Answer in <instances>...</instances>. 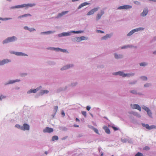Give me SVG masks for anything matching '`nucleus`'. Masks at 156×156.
<instances>
[{"label": "nucleus", "mask_w": 156, "mask_h": 156, "mask_svg": "<svg viewBox=\"0 0 156 156\" xmlns=\"http://www.w3.org/2000/svg\"><path fill=\"white\" fill-rule=\"evenodd\" d=\"M16 40V37L15 36L9 37L4 40L3 42V44L13 42Z\"/></svg>", "instance_id": "nucleus-1"}, {"label": "nucleus", "mask_w": 156, "mask_h": 156, "mask_svg": "<svg viewBox=\"0 0 156 156\" xmlns=\"http://www.w3.org/2000/svg\"><path fill=\"white\" fill-rule=\"evenodd\" d=\"M35 5L34 4H23L21 5H18L16 6L12 7V8H23L26 7H31Z\"/></svg>", "instance_id": "nucleus-2"}, {"label": "nucleus", "mask_w": 156, "mask_h": 156, "mask_svg": "<svg viewBox=\"0 0 156 156\" xmlns=\"http://www.w3.org/2000/svg\"><path fill=\"white\" fill-rule=\"evenodd\" d=\"M114 75H119L120 76H121L123 77L126 76L129 77L131 76H133L134 74L133 73L131 74H124V73L122 72H119L116 73H113Z\"/></svg>", "instance_id": "nucleus-3"}, {"label": "nucleus", "mask_w": 156, "mask_h": 156, "mask_svg": "<svg viewBox=\"0 0 156 156\" xmlns=\"http://www.w3.org/2000/svg\"><path fill=\"white\" fill-rule=\"evenodd\" d=\"M142 125L143 127H145L147 129L149 130L156 129V126L155 125L149 126L148 124H145L143 123L142 124Z\"/></svg>", "instance_id": "nucleus-4"}, {"label": "nucleus", "mask_w": 156, "mask_h": 156, "mask_svg": "<svg viewBox=\"0 0 156 156\" xmlns=\"http://www.w3.org/2000/svg\"><path fill=\"white\" fill-rule=\"evenodd\" d=\"M98 9V8H95L94 9H92L89 12L87 15L89 16L93 14L95 12L97 11Z\"/></svg>", "instance_id": "nucleus-5"}, {"label": "nucleus", "mask_w": 156, "mask_h": 156, "mask_svg": "<svg viewBox=\"0 0 156 156\" xmlns=\"http://www.w3.org/2000/svg\"><path fill=\"white\" fill-rule=\"evenodd\" d=\"M30 129L29 126L26 123L23 124V126H22L21 128V129L23 130H28Z\"/></svg>", "instance_id": "nucleus-6"}, {"label": "nucleus", "mask_w": 156, "mask_h": 156, "mask_svg": "<svg viewBox=\"0 0 156 156\" xmlns=\"http://www.w3.org/2000/svg\"><path fill=\"white\" fill-rule=\"evenodd\" d=\"M131 7H132V6L130 5H123L122 6H119L118 8V9H130V8H131Z\"/></svg>", "instance_id": "nucleus-7"}, {"label": "nucleus", "mask_w": 156, "mask_h": 156, "mask_svg": "<svg viewBox=\"0 0 156 156\" xmlns=\"http://www.w3.org/2000/svg\"><path fill=\"white\" fill-rule=\"evenodd\" d=\"M53 129L52 128L49 127H46L43 130V132L44 133H51L53 132Z\"/></svg>", "instance_id": "nucleus-8"}, {"label": "nucleus", "mask_w": 156, "mask_h": 156, "mask_svg": "<svg viewBox=\"0 0 156 156\" xmlns=\"http://www.w3.org/2000/svg\"><path fill=\"white\" fill-rule=\"evenodd\" d=\"M131 106H133L132 108L134 109H137L139 110L140 111H141V108L140 106L138 104H135L133 105L132 104L131 105Z\"/></svg>", "instance_id": "nucleus-9"}, {"label": "nucleus", "mask_w": 156, "mask_h": 156, "mask_svg": "<svg viewBox=\"0 0 156 156\" xmlns=\"http://www.w3.org/2000/svg\"><path fill=\"white\" fill-rule=\"evenodd\" d=\"M10 62V61L8 59H4L2 61H0V65H3Z\"/></svg>", "instance_id": "nucleus-10"}, {"label": "nucleus", "mask_w": 156, "mask_h": 156, "mask_svg": "<svg viewBox=\"0 0 156 156\" xmlns=\"http://www.w3.org/2000/svg\"><path fill=\"white\" fill-rule=\"evenodd\" d=\"M104 13V12L103 11H101V12L100 14H98L97 15V16L96 17L97 20H98L99 19H100Z\"/></svg>", "instance_id": "nucleus-11"}, {"label": "nucleus", "mask_w": 156, "mask_h": 156, "mask_svg": "<svg viewBox=\"0 0 156 156\" xmlns=\"http://www.w3.org/2000/svg\"><path fill=\"white\" fill-rule=\"evenodd\" d=\"M68 12V11H66L64 12H62L61 13L58 14L57 16V18L61 17L63 16V15L67 13Z\"/></svg>", "instance_id": "nucleus-12"}, {"label": "nucleus", "mask_w": 156, "mask_h": 156, "mask_svg": "<svg viewBox=\"0 0 156 156\" xmlns=\"http://www.w3.org/2000/svg\"><path fill=\"white\" fill-rule=\"evenodd\" d=\"M39 90V89H38V88H37L36 89L33 90L30 89L27 92V93L30 94L31 93H35L36 92L38 91Z\"/></svg>", "instance_id": "nucleus-13"}, {"label": "nucleus", "mask_w": 156, "mask_h": 156, "mask_svg": "<svg viewBox=\"0 0 156 156\" xmlns=\"http://www.w3.org/2000/svg\"><path fill=\"white\" fill-rule=\"evenodd\" d=\"M89 4L88 3L85 2L81 4L78 7V9H80L82 7H83L84 6L87 5H89Z\"/></svg>", "instance_id": "nucleus-14"}, {"label": "nucleus", "mask_w": 156, "mask_h": 156, "mask_svg": "<svg viewBox=\"0 0 156 156\" xmlns=\"http://www.w3.org/2000/svg\"><path fill=\"white\" fill-rule=\"evenodd\" d=\"M103 129L105 130V132L107 134H109L110 133L109 129L107 126H104L103 127Z\"/></svg>", "instance_id": "nucleus-15"}, {"label": "nucleus", "mask_w": 156, "mask_h": 156, "mask_svg": "<svg viewBox=\"0 0 156 156\" xmlns=\"http://www.w3.org/2000/svg\"><path fill=\"white\" fill-rule=\"evenodd\" d=\"M148 13V11L147 9H145L144 10L143 12L141 13V15L143 16H146Z\"/></svg>", "instance_id": "nucleus-16"}, {"label": "nucleus", "mask_w": 156, "mask_h": 156, "mask_svg": "<svg viewBox=\"0 0 156 156\" xmlns=\"http://www.w3.org/2000/svg\"><path fill=\"white\" fill-rule=\"evenodd\" d=\"M73 66V65H71V66L70 65H67L66 66H64L63 68H62L61 69V70H65L69 68H70V67Z\"/></svg>", "instance_id": "nucleus-17"}, {"label": "nucleus", "mask_w": 156, "mask_h": 156, "mask_svg": "<svg viewBox=\"0 0 156 156\" xmlns=\"http://www.w3.org/2000/svg\"><path fill=\"white\" fill-rule=\"evenodd\" d=\"M14 53L17 55H27L26 54L21 52H16Z\"/></svg>", "instance_id": "nucleus-18"}, {"label": "nucleus", "mask_w": 156, "mask_h": 156, "mask_svg": "<svg viewBox=\"0 0 156 156\" xmlns=\"http://www.w3.org/2000/svg\"><path fill=\"white\" fill-rule=\"evenodd\" d=\"M111 35L110 34H107L105 36H104L101 38L102 40H106L108 38L110 37Z\"/></svg>", "instance_id": "nucleus-19"}, {"label": "nucleus", "mask_w": 156, "mask_h": 156, "mask_svg": "<svg viewBox=\"0 0 156 156\" xmlns=\"http://www.w3.org/2000/svg\"><path fill=\"white\" fill-rule=\"evenodd\" d=\"M28 16H31V15L30 14H27L20 16L18 17V18H21L22 17H27Z\"/></svg>", "instance_id": "nucleus-20"}, {"label": "nucleus", "mask_w": 156, "mask_h": 156, "mask_svg": "<svg viewBox=\"0 0 156 156\" xmlns=\"http://www.w3.org/2000/svg\"><path fill=\"white\" fill-rule=\"evenodd\" d=\"M144 28L139 27L137 28L136 29H135L133 30H134V32H137L138 31H139L140 30H144Z\"/></svg>", "instance_id": "nucleus-21"}, {"label": "nucleus", "mask_w": 156, "mask_h": 156, "mask_svg": "<svg viewBox=\"0 0 156 156\" xmlns=\"http://www.w3.org/2000/svg\"><path fill=\"white\" fill-rule=\"evenodd\" d=\"M56 50L58 51H61L63 52H66V50L65 49H60L59 48H56L55 49Z\"/></svg>", "instance_id": "nucleus-22"}, {"label": "nucleus", "mask_w": 156, "mask_h": 156, "mask_svg": "<svg viewBox=\"0 0 156 156\" xmlns=\"http://www.w3.org/2000/svg\"><path fill=\"white\" fill-rule=\"evenodd\" d=\"M58 139V136H53L52 138V140L53 141H54L55 140H57Z\"/></svg>", "instance_id": "nucleus-23"}, {"label": "nucleus", "mask_w": 156, "mask_h": 156, "mask_svg": "<svg viewBox=\"0 0 156 156\" xmlns=\"http://www.w3.org/2000/svg\"><path fill=\"white\" fill-rule=\"evenodd\" d=\"M115 58H116V59H118V58H122V55H119L116 54H115Z\"/></svg>", "instance_id": "nucleus-24"}, {"label": "nucleus", "mask_w": 156, "mask_h": 156, "mask_svg": "<svg viewBox=\"0 0 156 156\" xmlns=\"http://www.w3.org/2000/svg\"><path fill=\"white\" fill-rule=\"evenodd\" d=\"M48 91L47 90H44L41 91V94H44L46 93H48Z\"/></svg>", "instance_id": "nucleus-25"}, {"label": "nucleus", "mask_w": 156, "mask_h": 156, "mask_svg": "<svg viewBox=\"0 0 156 156\" xmlns=\"http://www.w3.org/2000/svg\"><path fill=\"white\" fill-rule=\"evenodd\" d=\"M80 38L81 41H83V40H87L88 39L87 37H84V36L80 37Z\"/></svg>", "instance_id": "nucleus-26"}, {"label": "nucleus", "mask_w": 156, "mask_h": 156, "mask_svg": "<svg viewBox=\"0 0 156 156\" xmlns=\"http://www.w3.org/2000/svg\"><path fill=\"white\" fill-rule=\"evenodd\" d=\"M53 32H54L52 31H47L46 32H42L41 33V34H51V33H53Z\"/></svg>", "instance_id": "nucleus-27"}, {"label": "nucleus", "mask_w": 156, "mask_h": 156, "mask_svg": "<svg viewBox=\"0 0 156 156\" xmlns=\"http://www.w3.org/2000/svg\"><path fill=\"white\" fill-rule=\"evenodd\" d=\"M93 130L97 134H99L98 131V129L94 127H93L92 128Z\"/></svg>", "instance_id": "nucleus-28"}, {"label": "nucleus", "mask_w": 156, "mask_h": 156, "mask_svg": "<svg viewBox=\"0 0 156 156\" xmlns=\"http://www.w3.org/2000/svg\"><path fill=\"white\" fill-rule=\"evenodd\" d=\"M147 114H148V115L150 117L152 118V113L151 112L150 110L148 111L147 112Z\"/></svg>", "instance_id": "nucleus-29"}, {"label": "nucleus", "mask_w": 156, "mask_h": 156, "mask_svg": "<svg viewBox=\"0 0 156 156\" xmlns=\"http://www.w3.org/2000/svg\"><path fill=\"white\" fill-rule=\"evenodd\" d=\"M134 33V30H133L130 31L129 33L127 34V35L128 36H130L133 34Z\"/></svg>", "instance_id": "nucleus-30"}, {"label": "nucleus", "mask_w": 156, "mask_h": 156, "mask_svg": "<svg viewBox=\"0 0 156 156\" xmlns=\"http://www.w3.org/2000/svg\"><path fill=\"white\" fill-rule=\"evenodd\" d=\"M76 41L78 42H79L81 41L80 37H76Z\"/></svg>", "instance_id": "nucleus-31"}, {"label": "nucleus", "mask_w": 156, "mask_h": 156, "mask_svg": "<svg viewBox=\"0 0 156 156\" xmlns=\"http://www.w3.org/2000/svg\"><path fill=\"white\" fill-rule=\"evenodd\" d=\"M20 80H13V81H10L9 82V83H14L16 82L19 81Z\"/></svg>", "instance_id": "nucleus-32"}, {"label": "nucleus", "mask_w": 156, "mask_h": 156, "mask_svg": "<svg viewBox=\"0 0 156 156\" xmlns=\"http://www.w3.org/2000/svg\"><path fill=\"white\" fill-rule=\"evenodd\" d=\"M135 156H143V154L142 153L138 152L136 154Z\"/></svg>", "instance_id": "nucleus-33"}, {"label": "nucleus", "mask_w": 156, "mask_h": 156, "mask_svg": "<svg viewBox=\"0 0 156 156\" xmlns=\"http://www.w3.org/2000/svg\"><path fill=\"white\" fill-rule=\"evenodd\" d=\"M143 109H144L145 111L147 112L150 109L147 107L144 106L143 108Z\"/></svg>", "instance_id": "nucleus-34"}, {"label": "nucleus", "mask_w": 156, "mask_h": 156, "mask_svg": "<svg viewBox=\"0 0 156 156\" xmlns=\"http://www.w3.org/2000/svg\"><path fill=\"white\" fill-rule=\"evenodd\" d=\"M130 92L134 94H137L136 91L135 90H131L130 91Z\"/></svg>", "instance_id": "nucleus-35"}, {"label": "nucleus", "mask_w": 156, "mask_h": 156, "mask_svg": "<svg viewBox=\"0 0 156 156\" xmlns=\"http://www.w3.org/2000/svg\"><path fill=\"white\" fill-rule=\"evenodd\" d=\"M141 79L143 80H147V78L146 76H142L141 77Z\"/></svg>", "instance_id": "nucleus-36"}, {"label": "nucleus", "mask_w": 156, "mask_h": 156, "mask_svg": "<svg viewBox=\"0 0 156 156\" xmlns=\"http://www.w3.org/2000/svg\"><path fill=\"white\" fill-rule=\"evenodd\" d=\"M15 127H16L18 129H21V126H20V125H18V124H16L15 126Z\"/></svg>", "instance_id": "nucleus-37"}, {"label": "nucleus", "mask_w": 156, "mask_h": 156, "mask_svg": "<svg viewBox=\"0 0 156 156\" xmlns=\"http://www.w3.org/2000/svg\"><path fill=\"white\" fill-rule=\"evenodd\" d=\"M146 65L145 62H142L140 63V66H145Z\"/></svg>", "instance_id": "nucleus-38"}, {"label": "nucleus", "mask_w": 156, "mask_h": 156, "mask_svg": "<svg viewBox=\"0 0 156 156\" xmlns=\"http://www.w3.org/2000/svg\"><path fill=\"white\" fill-rule=\"evenodd\" d=\"M29 31L31 32L32 31H35V29L34 28H29L28 30Z\"/></svg>", "instance_id": "nucleus-39"}, {"label": "nucleus", "mask_w": 156, "mask_h": 156, "mask_svg": "<svg viewBox=\"0 0 156 156\" xmlns=\"http://www.w3.org/2000/svg\"><path fill=\"white\" fill-rule=\"evenodd\" d=\"M134 115H136V116H137L138 117H140V115L139 114H138L137 113H136L134 114Z\"/></svg>", "instance_id": "nucleus-40"}, {"label": "nucleus", "mask_w": 156, "mask_h": 156, "mask_svg": "<svg viewBox=\"0 0 156 156\" xmlns=\"http://www.w3.org/2000/svg\"><path fill=\"white\" fill-rule=\"evenodd\" d=\"M82 113L85 117L86 116V112L85 111L82 112Z\"/></svg>", "instance_id": "nucleus-41"}, {"label": "nucleus", "mask_w": 156, "mask_h": 156, "mask_svg": "<svg viewBox=\"0 0 156 156\" xmlns=\"http://www.w3.org/2000/svg\"><path fill=\"white\" fill-rule=\"evenodd\" d=\"M150 148L148 146H146L144 147V150H149Z\"/></svg>", "instance_id": "nucleus-42"}, {"label": "nucleus", "mask_w": 156, "mask_h": 156, "mask_svg": "<svg viewBox=\"0 0 156 156\" xmlns=\"http://www.w3.org/2000/svg\"><path fill=\"white\" fill-rule=\"evenodd\" d=\"M151 85V84L150 83H146L144 85L145 87H147Z\"/></svg>", "instance_id": "nucleus-43"}, {"label": "nucleus", "mask_w": 156, "mask_h": 156, "mask_svg": "<svg viewBox=\"0 0 156 156\" xmlns=\"http://www.w3.org/2000/svg\"><path fill=\"white\" fill-rule=\"evenodd\" d=\"M12 19L11 18H4V19H3L2 18H0V20H10V19Z\"/></svg>", "instance_id": "nucleus-44"}, {"label": "nucleus", "mask_w": 156, "mask_h": 156, "mask_svg": "<svg viewBox=\"0 0 156 156\" xmlns=\"http://www.w3.org/2000/svg\"><path fill=\"white\" fill-rule=\"evenodd\" d=\"M5 97L4 96H3V95L1 96L0 97V100H1L2 99L5 98Z\"/></svg>", "instance_id": "nucleus-45"}, {"label": "nucleus", "mask_w": 156, "mask_h": 156, "mask_svg": "<svg viewBox=\"0 0 156 156\" xmlns=\"http://www.w3.org/2000/svg\"><path fill=\"white\" fill-rule=\"evenodd\" d=\"M62 34L63 36H67V35H69V34L67 33H62Z\"/></svg>", "instance_id": "nucleus-46"}, {"label": "nucleus", "mask_w": 156, "mask_h": 156, "mask_svg": "<svg viewBox=\"0 0 156 156\" xmlns=\"http://www.w3.org/2000/svg\"><path fill=\"white\" fill-rule=\"evenodd\" d=\"M112 128L115 131L117 130L118 129L117 128L114 126H112Z\"/></svg>", "instance_id": "nucleus-47"}, {"label": "nucleus", "mask_w": 156, "mask_h": 156, "mask_svg": "<svg viewBox=\"0 0 156 156\" xmlns=\"http://www.w3.org/2000/svg\"><path fill=\"white\" fill-rule=\"evenodd\" d=\"M86 108L87 110L89 111L90 109V107L88 106H87V107Z\"/></svg>", "instance_id": "nucleus-48"}, {"label": "nucleus", "mask_w": 156, "mask_h": 156, "mask_svg": "<svg viewBox=\"0 0 156 156\" xmlns=\"http://www.w3.org/2000/svg\"><path fill=\"white\" fill-rule=\"evenodd\" d=\"M97 32L98 33H104V32L101 30H97Z\"/></svg>", "instance_id": "nucleus-49"}, {"label": "nucleus", "mask_w": 156, "mask_h": 156, "mask_svg": "<svg viewBox=\"0 0 156 156\" xmlns=\"http://www.w3.org/2000/svg\"><path fill=\"white\" fill-rule=\"evenodd\" d=\"M129 47V46H123V47H122L121 48L122 49H124V48H127V47Z\"/></svg>", "instance_id": "nucleus-50"}, {"label": "nucleus", "mask_w": 156, "mask_h": 156, "mask_svg": "<svg viewBox=\"0 0 156 156\" xmlns=\"http://www.w3.org/2000/svg\"><path fill=\"white\" fill-rule=\"evenodd\" d=\"M56 111L58 109V107L57 106H55L54 107Z\"/></svg>", "instance_id": "nucleus-51"}, {"label": "nucleus", "mask_w": 156, "mask_h": 156, "mask_svg": "<svg viewBox=\"0 0 156 156\" xmlns=\"http://www.w3.org/2000/svg\"><path fill=\"white\" fill-rule=\"evenodd\" d=\"M61 114L62 115H63V116L64 117L65 116V113L64 112V111H62V112H61Z\"/></svg>", "instance_id": "nucleus-52"}, {"label": "nucleus", "mask_w": 156, "mask_h": 156, "mask_svg": "<svg viewBox=\"0 0 156 156\" xmlns=\"http://www.w3.org/2000/svg\"><path fill=\"white\" fill-rule=\"evenodd\" d=\"M24 29L26 30H28L29 28L27 26H25L24 27Z\"/></svg>", "instance_id": "nucleus-53"}, {"label": "nucleus", "mask_w": 156, "mask_h": 156, "mask_svg": "<svg viewBox=\"0 0 156 156\" xmlns=\"http://www.w3.org/2000/svg\"><path fill=\"white\" fill-rule=\"evenodd\" d=\"M74 127H79V126L78 125H73Z\"/></svg>", "instance_id": "nucleus-54"}, {"label": "nucleus", "mask_w": 156, "mask_h": 156, "mask_svg": "<svg viewBox=\"0 0 156 156\" xmlns=\"http://www.w3.org/2000/svg\"><path fill=\"white\" fill-rule=\"evenodd\" d=\"M73 32L76 33H80V32L79 31H73Z\"/></svg>", "instance_id": "nucleus-55"}, {"label": "nucleus", "mask_w": 156, "mask_h": 156, "mask_svg": "<svg viewBox=\"0 0 156 156\" xmlns=\"http://www.w3.org/2000/svg\"><path fill=\"white\" fill-rule=\"evenodd\" d=\"M76 121H79V119L77 118H76Z\"/></svg>", "instance_id": "nucleus-56"}, {"label": "nucleus", "mask_w": 156, "mask_h": 156, "mask_svg": "<svg viewBox=\"0 0 156 156\" xmlns=\"http://www.w3.org/2000/svg\"><path fill=\"white\" fill-rule=\"evenodd\" d=\"M79 0H72V1L73 2H75V1H78Z\"/></svg>", "instance_id": "nucleus-57"}, {"label": "nucleus", "mask_w": 156, "mask_h": 156, "mask_svg": "<svg viewBox=\"0 0 156 156\" xmlns=\"http://www.w3.org/2000/svg\"><path fill=\"white\" fill-rule=\"evenodd\" d=\"M45 154H48V152L47 151H46L45 152Z\"/></svg>", "instance_id": "nucleus-58"}, {"label": "nucleus", "mask_w": 156, "mask_h": 156, "mask_svg": "<svg viewBox=\"0 0 156 156\" xmlns=\"http://www.w3.org/2000/svg\"><path fill=\"white\" fill-rule=\"evenodd\" d=\"M82 136V135H78V137H80Z\"/></svg>", "instance_id": "nucleus-59"}, {"label": "nucleus", "mask_w": 156, "mask_h": 156, "mask_svg": "<svg viewBox=\"0 0 156 156\" xmlns=\"http://www.w3.org/2000/svg\"><path fill=\"white\" fill-rule=\"evenodd\" d=\"M153 53L154 54H156V51L153 52Z\"/></svg>", "instance_id": "nucleus-60"}, {"label": "nucleus", "mask_w": 156, "mask_h": 156, "mask_svg": "<svg viewBox=\"0 0 156 156\" xmlns=\"http://www.w3.org/2000/svg\"><path fill=\"white\" fill-rule=\"evenodd\" d=\"M103 156V153H102V154H101V156Z\"/></svg>", "instance_id": "nucleus-61"}, {"label": "nucleus", "mask_w": 156, "mask_h": 156, "mask_svg": "<svg viewBox=\"0 0 156 156\" xmlns=\"http://www.w3.org/2000/svg\"><path fill=\"white\" fill-rule=\"evenodd\" d=\"M41 86H40V87H40V88H41Z\"/></svg>", "instance_id": "nucleus-62"}]
</instances>
